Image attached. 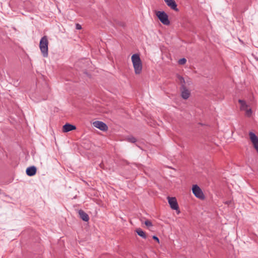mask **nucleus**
I'll list each match as a JSON object with an SVG mask.
<instances>
[{
    "label": "nucleus",
    "mask_w": 258,
    "mask_h": 258,
    "mask_svg": "<svg viewBox=\"0 0 258 258\" xmlns=\"http://www.w3.org/2000/svg\"><path fill=\"white\" fill-rule=\"evenodd\" d=\"M250 139L253 145L254 148L258 152V138L252 132L249 133Z\"/></svg>",
    "instance_id": "obj_7"
},
{
    "label": "nucleus",
    "mask_w": 258,
    "mask_h": 258,
    "mask_svg": "<svg viewBox=\"0 0 258 258\" xmlns=\"http://www.w3.org/2000/svg\"><path fill=\"white\" fill-rule=\"evenodd\" d=\"M168 1V0H164V1H165V2H167V1Z\"/></svg>",
    "instance_id": "obj_25"
},
{
    "label": "nucleus",
    "mask_w": 258,
    "mask_h": 258,
    "mask_svg": "<svg viewBox=\"0 0 258 258\" xmlns=\"http://www.w3.org/2000/svg\"><path fill=\"white\" fill-rule=\"evenodd\" d=\"M245 115L250 116L252 114V110L250 108H247L245 111Z\"/></svg>",
    "instance_id": "obj_17"
},
{
    "label": "nucleus",
    "mask_w": 258,
    "mask_h": 258,
    "mask_svg": "<svg viewBox=\"0 0 258 258\" xmlns=\"http://www.w3.org/2000/svg\"><path fill=\"white\" fill-rule=\"evenodd\" d=\"M79 216L81 219L85 222H88L89 220L88 215L85 213L83 210H80L78 211Z\"/></svg>",
    "instance_id": "obj_11"
},
{
    "label": "nucleus",
    "mask_w": 258,
    "mask_h": 258,
    "mask_svg": "<svg viewBox=\"0 0 258 258\" xmlns=\"http://www.w3.org/2000/svg\"><path fill=\"white\" fill-rule=\"evenodd\" d=\"M153 239L157 241L158 243H159V239L156 236L154 235L153 236Z\"/></svg>",
    "instance_id": "obj_23"
},
{
    "label": "nucleus",
    "mask_w": 258,
    "mask_h": 258,
    "mask_svg": "<svg viewBox=\"0 0 258 258\" xmlns=\"http://www.w3.org/2000/svg\"><path fill=\"white\" fill-rule=\"evenodd\" d=\"M93 125L102 131H106L108 130L107 125L102 121H95L93 122Z\"/></svg>",
    "instance_id": "obj_5"
},
{
    "label": "nucleus",
    "mask_w": 258,
    "mask_h": 258,
    "mask_svg": "<svg viewBox=\"0 0 258 258\" xmlns=\"http://www.w3.org/2000/svg\"><path fill=\"white\" fill-rule=\"evenodd\" d=\"M145 224L148 227L153 226L152 223L150 220H148L145 221Z\"/></svg>",
    "instance_id": "obj_19"
},
{
    "label": "nucleus",
    "mask_w": 258,
    "mask_h": 258,
    "mask_svg": "<svg viewBox=\"0 0 258 258\" xmlns=\"http://www.w3.org/2000/svg\"><path fill=\"white\" fill-rule=\"evenodd\" d=\"M137 233L144 239L147 238V235L141 228H137L136 230Z\"/></svg>",
    "instance_id": "obj_15"
},
{
    "label": "nucleus",
    "mask_w": 258,
    "mask_h": 258,
    "mask_svg": "<svg viewBox=\"0 0 258 258\" xmlns=\"http://www.w3.org/2000/svg\"><path fill=\"white\" fill-rule=\"evenodd\" d=\"M186 59L184 58H181L178 60V63L181 65H183V64H185L186 63Z\"/></svg>",
    "instance_id": "obj_18"
},
{
    "label": "nucleus",
    "mask_w": 258,
    "mask_h": 258,
    "mask_svg": "<svg viewBox=\"0 0 258 258\" xmlns=\"http://www.w3.org/2000/svg\"><path fill=\"white\" fill-rule=\"evenodd\" d=\"M131 58L135 74H140L142 71V63L139 54H134L132 56Z\"/></svg>",
    "instance_id": "obj_1"
},
{
    "label": "nucleus",
    "mask_w": 258,
    "mask_h": 258,
    "mask_svg": "<svg viewBox=\"0 0 258 258\" xmlns=\"http://www.w3.org/2000/svg\"><path fill=\"white\" fill-rule=\"evenodd\" d=\"M226 203L227 204H229V202H227Z\"/></svg>",
    "instance_id": "obj_24"
},
{
    "label": "nucleus",
    "mask_w": 258,
    "mask_h": 258,
    "mask_svg": "<svg viewBox=\"0 0 258 258\" xmlns=\"http://www.w3.org/2000/svg\"><path fill=\"white\" fill-rule=\"evenodd\" d=\"M167 199L171 208L174 210H178L179 207L176 198L175 197H168Z\"/></svg>",
    "instance_id": "obj_6"
},
{
    "label": "nucleus",
    "mask_w": 258,
    "mask_h": 258,
    "mask_svg": "<svg viewBox=\"0 0 258 258\" xmlns=\"http://www.w3.org/2000/svg\"><path fill=\"white\" fill-rule=\"evenodd\" d=\"M176 77H177V78L178 79V83L181 85L180 87H182L183 86L184 87H186V86H185V81L184 78L182 77V76H181L180 75H178V74L176 75Z\"/></svg>",
    "instance_id": "obj_14"
},
{
    "label": "nucleus",
    "mask_w": 258,
    "mask_h": 258,
    "mask_svg": "<svg viewBox=\"0 0 258 258\" xmlns=\"http://www.w3.org/2000/svg\"><path fill=\"white\" fill-rule=\"evenodd\" d=\"M126 140L129 142L133 143H136L137 141V139L133 136H131V137H128L126 138Z\"/></svg>",
    "instance_id": "obj_16"
},
{
    "label": "nucleus",
    "mask_w": 258,
    "mask_h": 258,
    "mask_svg": "<svg viewBox=\"0 0 258 258\" xmlns=\"http://www.w3.org/2000/svg\"><path fill=\"white\" fill-rule=\"evenodd\" d=\"M192 192L194 195L198 198L200 199H204L205 198L204 195L202 190V189L200 188V187L196 184L194 185L192 188Z\"/></svg>",
    "instance_id": "obj_4"
},
{
    "label": "nucleus",
    "mask_w": 258,
    "mask_h": 258,
    "mask_svg": "<svg viewBox=\"0 0 258 258\" xmlns=\"http://www.w3.org/2000/svg\"><path fill=\"white\" fill-rule=\"evenodd\" d=\"M165 3H166L167 5L171 9L176 12L178 11V9L177 8V4H176L174 0H168Z\"/></svg>",
    "instance_id": "obj_10"
},
{
    "label": "nucleus",
    "mask_w": 258,
    "mask_h": 258,
    "mask_svg": "<svg viewBox=\"0 0 258 258\" xmlns=\"http://www.w3.org/2000/svg\"><path fill=\"white\" fill-rule=\"evenodd\" d=\"M180 90L181 91V97L183 99L186 100L189 97L190 95V92L187 89L186 87H184L183 86L182 87H180Z\"/></svg>",
    "instance_id": "obj_8"
},
{
    "label": "nucleus",
    "mask_w": 258,
    "mask_h": 258,
    "mask_svg": "<svg viewBox=\"0 0 258 258\" xmlns=\"http://www.w3.org/2000/svg\"><path fill=\"white\" fill-rule=\"evenodd\" d=\"M76 28L77 30H81L82 29V26L79 24H76Z\"/></svg>",
    "instance_id": "obj_21"
},
{
    "label": "nucleus",
    "mask_w": 258,
    "mask_h": 258,
    "mask_svg": "<svg viewBox=\"0 0 258 258\" xmlns=\"http://www.w3.org/2000/svg\"><path fill=\"white\" fill-rule=\"evenodd\" d=\"M48 40L46 36H43L40 39L39 43V48L42 55L44 57L48 56Z\"/></svg>",
    "instance_id": "obj_2"
},
{
    "label": "nucleus",
    "mask_w": 258,
    "mask_h": 258,
    "mask_svg": "<svg viewBox=\"0 0 258 258\" xmlns=\"http://www.w3.org/2000/svg\"><path fill=\"white\" fill-rule=\"evenodd\" d=\"M117 24L118 25L122 27H124L125 26V24L123 22L118 21Z\"/></svg>",
    "instance_id": "obj_20"
},
{
    "label": "nucleus",
    "mask_w": 258,
    "mask_h": 258,
    "mask_svg": "<svg viewBox=\"0 0 258 258\" xmlns=\"http://www.w3.org/2000/svg\"><path fill=\"white\" fill-rule=\"evenodd\" d=\"M37 171L36 167L33 166L29 167L26 169V174L30 176L34 175Z\"/></svg>",
    "instance_id": "obj_12"
},
{
    "label": "nucleus",
    "mask_w": 258,
    "mask_h": 258,
    "mask_svg": "<svg viewBox=\"0 0 258 258\" xmlns=\"http://www.w3.org/2000/svg\"><path fill=\"white\" fill-rule=\"evenodd\" d=\"M238 102L240 104V109L241 110L245 111L248 108V105L246 103L245 101L239 99Z\"/></svg>",
    "instance_id": "obj_13"
},
{
    "label": "nucleus",
    "mask_w": 258,
    "mask_h": 258,
    "mask_svg": "<svg viewBox=\"0 0 258 258\" xmlns=\"http://www.w3.org/2000/svg\"><path fill=\"white\" fill-rule=\"evenodd\" d=\"M160 22L165 25H169L170 23L167 14L164 11H157L156 14Z\"/></svg>",
    "instance_id": "obj_3"
},
{
    "label": "nucleus",
    "mask_w": 258,
    "mask_h": 258,
    "mask_svg": "<svg viewBox=\"0 0 258 258\" xmlns=\"http://www.w3.org/2000/svg\"><path fill=\"white\" fill-rule=\"evenodd\" d=\"M187 84L188 86H189L191 84V81L190 80V79L186 80L185 81V85Z\"/></svg>",
    "instance_id": "obj_22"
},
{
    "label": "nucleus",
    "mask_w": 258,
    "mask_h": 258,
    "mask_svg": "<svg viewBox=\"0 0 258 258\" xmlns=\"http://www.w3.org/2000/svg\"><path fill=\"white\" fill-rule=\"evenodd\" d=\"M76 128V126L71 124L70 123H66L62 127V131L64 133H67Z\"/></svg>",
    "instance_id": "obj_9"
}]
</instances>
